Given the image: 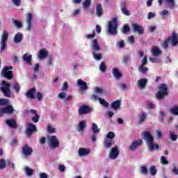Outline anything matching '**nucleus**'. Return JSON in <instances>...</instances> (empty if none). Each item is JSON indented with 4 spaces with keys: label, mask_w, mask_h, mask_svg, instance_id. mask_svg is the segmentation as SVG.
Returning a JSON list of instances; mask_svg holds the SVG:
<instances>
[{
    "label": "nucleus",
    "mask_w": 178,
    "mask_h": 178,
    "mask_svg": "<svg viewBox=\"0 0 178 178\" xmlns=\"http://www.w3.org/2000/svg\"><path fill=\"white\" fill-rule=\"evenodd\" d=\"M143 140H145L146 144L147 145L149 151H159V149H162V147H161L159 145L154 143V136H152L149 131L143 132Z\"/></svg>",
    "instance_id": "nucleus-1"
},
{
    "label": "nucleus",
    "mask_w": 178,
    "mask_h": 178,
    "mask_svg": "<svg viewBox=\"0 0 178 178\" xmlns=\"http://www.w3.org/2000/svg\"><path fill=\"white\" fill-rule=\"evenodd\" d=\"M169 42H171L172 47H176L178 44V34L176 32H172V35L168 37V38L165 39L162 43V47L164 49H168V47H169Z\"/></svg>",
    "instance_id": "nucleus-2"
},
{
    "label": "nucleus",
    "mask_w": 178,
    "mask_h": 178,
    "mask_svg": "<svg viewBox=\"0 0 178 178\" xmlns=\"http://www.w3.org/2000/svg\"><path fill=\"white\" fill-rule=\"evenodd\" d=\"M118 18L113 17L111 21L108 22V33L111 35H118Z\"/></svg>",
    "instance_id": "nucleus-3"
},
{
    "label": "nucleus",
    "mask_w": 178,
    "mask_h": 178,
    "mask_svg": "<svg viewBox=\"0 0 178 178\" xmlns=\"http://www.w3.org/2000/svg\"><path fill=\"white\" fill-rule=\"evenodd\" d=\"M168 86L165 83H161L159 86V92L156 94V98L161 101L165 97L169 95V91L168 90Z\"/></svg>",
    "instance_id": "nucleus-4"
},
{
    "label": "nucleus",
    "mask_w": 178,
    "mask_h": 178,
    "mask_svg": "<svg viewBox=\"0 0 178 178\" xmlns=\"http://www.w3.org/2000/svg\"><path fill=\"white\" fill-rule=\"evenodd\" d=\"M48 145L51 149H55L59 148L60 143L56 136H51L48 138Z\"/></svg>",
    "instance_id": "nucleus-5"
},
{
    "label": "nucleus",
    "mask_w": 178,
    "mask_h": 178,
    "mask_svg": "<svg viewBox=\"0 0 178 178\" xmlns=\"http://www.w3.org/2000/svg\"><path fill=\"white\" fill-rule=\"evenodd\" d=\"M0 91L3 92L5 97H10V83L6 81H2V86L0 88Z\"/></svg>",
    "instance_id": "nucleus-6"
},
{
    "label": "nucleus",
    "mask_w": 178,
    "mask_h": 178,
    "mask_svg": "<svg viewBox=\"0 0 178 178\" xmlns=\"http://www.w3.org/2000/svg\"><path fill=\"white\" fill-rule=\"evenodd\" d=\"M8 38H9V33L6 31H3V34L1 35V49L0 52H3L6 49V41H8Z\"/></svg>",
    "instance_id": "nucleus-7"
},
{
    "label": "nucleus",
    "mask_w": 178,
    "mask_h": 178,
    "mask_svg": "<svg viewBox=\"0 0 178 178\" xmlns=\"http://www.w3.org/2000/svg\"><path fill=\"white\" fill-rule=\"evenodd\" d=\"M92 111L91 107L87 105H82L79 108L78 113L79 115H88V113H90Z\"/></svg>",
    "instance_id": "nucleus-8"
},
{
    "label": "nucleus",
    "mask_w": 178,
    "mask_h": 178,
    "mask_svg": "<svg viewBox=\"0 0 178 178\" xmlns=\"http://www.w3.org/2000/svg\"><path fill=\"white\" fill-rule=\"evenodd\" d=\"M22 152L24 156H30L33 154V148L26 144L22 147Z\"/></svg>",
    "instance_id": "nucleus-9"
},
{
    "label": "nucleus",
    "mask_w": 178,
    "mask_h": 178,
    "mask_svg": "<svg viewBox=\"0 0 178 178\" xmlns=\"http://www.w3.org/2000/svg\"><path fill=\"white\" fill-rule=\"evenodd\" d=\"M119 154H120V152L119 151L118 146L113 147L111 149V152L109 154L110 159H116V158H118V156H119Z\"/></svg>",
    "instance_id": "nucleus-10"
},
{
    "label": "nucleus",
    "mask_w": 178,
    "mask_h": 178,
    "mask_svg": "<svg viewBox=\"0 0 178 178\" xmlns=\"http://www.w3.org/2000/svg\"><path fill=\"white\" fill-rule=\"evenodd\" d=\"M34 131H37V127H35L34 124H28V127L26 129V134L27 137H30V136H31Z\"/></svg>",
    "instance_id": "nucleus-11"
},
{
    "label": "nucleus",
    "mask_w": 178,
    "mask_h": 178,
    "mask_svg": "<svg viewBox=\"0 0 178 178\" xmlns=\"http://www.w3.org/2000/svg\"><path fill=\"white\" fill-rule=\"evenodd\" d=\"M26 23L27 24V27H26L27 31H30L31 30H33V26H31V24H33V14L32 13L27 14L26 19Z\"/></svg>",
    "instance_id": "nucleus-12"
},
{
    "label": "nucleus",
    "mask_w": 178,
    "mask_h": 178,
    "mask_svg": "<svg viewBox=\"0 0 178 178\" xmlns=\"http://www.w3.org/2000/svg\"><path fill=\"white\" fill-rule=\"evenodd\" d=\"M131 26L134 33H138L139 35L144 34V27L143 26L137 24H132Z\"/></svg>",
    "instance_id": "nucleus-13"
},
{
    "label": "nucleus",
    "mask_w": 178,
    "mask_h": 178,
    "mask_svg": "<svg viewBox=\"0 0 178 178\" xmlns=\"http://www.w3.org/2000/svg\"><path fill=\"white\" fill-rule=\"evenodd\" d=\"M143 139H138L137 140H134L132 142L131 145L129 146V149L131 151H136L138 147H140V145H143Z\"/></svg>",
    "instance_id": "nucleus-14"
},
{
    "label": "nucleus",
    "mask_w": 178,
    "mask_h": 178,
    "mask_svg": "<svg viewBox=\"0 0 178 178\" xmlns=\"http://www.w3.org/2000/svg\"><path fill=\"white\" fill-rule=\"evenodd\" d=\"M120 8L122 13L125 15V16H130V11L127 10V3L126 1L121 2Z\"/></svg>",
    "instance_id": "nucleus-15"
},
{
    "label": "nucleus",
    "mask_w": 178,
    "mask_h": 178,
    "mask_svg": "<svg viewBox=\"0 0 178 178\" xmlns=\"http://www.w3.org/2000/svg\"><path fill=\"white\" fill-rule=\"evenodd\" d=\"M1 76L3 77H5V79H7L8 80H12L13 79V72L12 71H5V70H1Z\"/></svg>",
    "instance_id": "nucleus-16"
},
{
    "label": "nucleus",
    "mask_w": 178,
    "mask_h": 178,
    "mask_svg": "<svg viewBox=\"0 0 178 178\" xmlns=\"http://www.w3.org/2000/svg\"><path fill=\"white\" fill-rule=\"evenodd\" d=\"M35 88H32L26 92V97L31 98V99H35Z\"/></svg>",
    "instance_id": "nucleus-17"
},
{
    "label": "nucleus",
    "mask_w": 178,
    "mask_h": 178,
    "mask_svg": "<svg viewBox=\"0 0 178 178\" xmlns=\"http://www.w3.org/2000/svg\"><path fill=\"white\" fill-rule=\"evenodd\" d=\"M112 73H113V77L115 78V80H119L120 79H122V77H123V74H122L119 71V69L118 68H113Z\"/></svg>",
    "instance_id": "nucleus-18"
},
{
    "label": "nucleus",
    "mask_w": 178,
    "mask_h": 178,
    "mask_svg": "<svg viewBox=\"0 0 178 178\" xmlns=\"http://www.w3.org/2000/svg\"><path fill=\"white\" fill-rule=\"evenodd\" d=\"M92 49L93 51H96V52H98V51L101 50V47H99V43H98V40L95 39L92 40Z\"/></svg>",
    "instance_id": "nucleus-19"
},
{
    "label": "nucleus",
    "mask_w": 178,
    "mask_h": 178,
    "mask_svg": "<svg viewBox=\"0 0 178 178\" xmlns=\"http://www.w3.org/2000/svg\"><path fill=\"white\" fill-rule=\"evenodd\" d=\"M115 144V141L112 139H104L103 141V145L106 149L111 148L112 147V145Z\"/></svg>",
    "instance_id": "nucleus-20"
},
{
    "label": "nucleus",
    "mask_w": 178,
    "mask_h": 178,
    "mask_svg": "<svg viewBox=\"0 0 178 178\" xmlns=\"http://www.w3.org/2000/svg\"><path fill=\"white\" fill-rule=\"evenodd\" d=\"M90 152V149H86L83 147L79 148L78 150V154L79 156H86V155H88Z\"/></svg>",
    "instance_id": "nucleus-21"
},
{
    "label": "nucleus",
    "mask_w": 178,
    "mask_h": 178,
    "mask_svg": "<svg viewBox=\"0 0 178 178\" xmlns=\"http://www.w3.org/2000/svg\"><path fill=\"white\" fill-rule=\"evenodd\" d=\"M6 124L12 129H17V123L15 119H10L6 121Z\"/></svg>",
    "instance_id": "nucleus-22"
},
{
    "label": "nucleus",
    "mask_w": 178,
    "mask_h": 178,
    "mask_svg": "<svg viewBox=\"0 0 178 178\" xmlns=\"http://www.w3.org/2000/svg\"><path fill=\"white\" fill-rule=\"evenodd\" d=\"M147 83H148V81L147 79H141L138 81V87L143 90V88H145V86H147Z\"/></svg>",
    "instance_id": "nucleus-23"
},
{
    "label": "nucleus",
    "mask_w": 178,
    "mask_h": 178,
    "mask_svg": "<svg viewBox=\"0 0 178 178\" xmlns=\"http://www.w3.org/2000/svg\"><path fill=\"white\" fill-rule=\"evenodd\" d=\"M22 41H23V33L18 32L14 37V42L19 44V42H22Z\"/></svg>",
    "instance_id": "nucleus-24"
},
{
    "label": "nucleus",
    "mask_w": 178,
    "mask_h": 178,
    "mask_svg": "<svg viewBox=\"0 0 178 178\" xmlns=\"http://www.w3.org/2000/svg\"><path fill=\"white\" fill-rule=\"evenodd\" d=\"M77 84L82 91H86V90L88 88V86H87V83L84 82V81L81 79H79L77 81Z\"/></svg>",
    "instance_id": "nucleus-25"
},
{
    "label": "nucleus",
    "mask_w": 178,
    "mask_h": 178,
    "mask_svg": "<svg viewBox=\"0 0 178 178\" xmlns=\"http://www.w3.org/2000/svg\"><path fill=\"white\" fill-rule=\"evenodd\" d=\"M96 15L99 17H101L104 15V10H102V5L100 3H98L96 6Z\"/></svg>",
    "instance_id": "nucleus-26"
},
{
    "label": "nucleus",
    "mask_w": 178,
    "mask_h": 178,
    "mask_svg": "<svg viewBox=\"0 0 178 178\" xmlns=\"http://www.w3.org/2000/svg\"><path fill=\"white\" fill-rule=\"evenodd\" d=\"M32 58H33V56L31 54H29V53H26L25 54H24L22 59H24V60L26 62L28 65H31Z\"/></svg>",
    "instance_id": "nucleus-27"
},
{
    "label": "nucleus",
    "mask_w": 178,
    "mask_h": 178,
    "mask_svg": "<svg viewBox=\"0 0 178 178\" xmlns=\"http://www.w3.org/2000/svg\"><path fill=\"white\" fill-rule=\"evenodd\" d=\"M152 52L154 56H159L162 54V51L159 49V47L157 46H154L152 49Z\"/></svg>",
    "instance_id": "nucleus-28"
},
{
    "label": "nucleus",
    "mask_w": 178,
    "mask_h": 178,
    "mask_svg": "<svg viewBox=\"0 0 178 178\" xmlns=\"http://www.w3.org/2000/svg\"><path fill=\"white\" fill-rule=\"evenodd\" d=\"M147 120V113H142L138 115V123L139 124H142Z\"/></svg>",
    "instance_id": "nucleus-29"
},
{
    "label": "nucleus",
    "mask_w": 178,
    "mask_h": 178,
    "mask_svg": "<svg viewBox=\"0 0 178 178\" xmlns=\"http://www.w3.org/2000/svg\"><path fill=\"white\" fill-rule=\"evenodd\" d=\"M47 56H48V51L45 49L40 50L38 54L39 59H44V58H47Z\"/></svg>",
    "instance_id": "nucleus-30"
},
{
    "label": "nucleus",
    "mask_w": 178,
    "mask_h": 178,
    "mask_svg": "<svg viewBox=\"0 0 178 178\" xmlns=\"http://www.w3.org/2000/svg\"><path fill=\"white\" fill-rule=\"evenodd\" d=\"M121 104L122 102H120V100H115V102L111 103L112 109H114V111L119 109V108H120Z\"/></svg>",
    "instance_id": "nucleus-31"
},
{
    "label": "nucleus",
    "mask_w": 178,
    "mask_h": 178,
    "mask_svg": "<svg viewBox=\"0 0 178 178\" xmlns=\"http://www.w3.org/2000/svg\"><path fill=\"white\" fill-rule=\"evenodd\" d=\"M87 127L86 120L80 121L78 125V131H83Z\"/></svg>",
    "instance_id": "nucleus-32"
},
{
    "label": "nucleus",
    "mask_w": 178,
    "mask_h": 178,
    "mask_svg": "<svg viewBox=\"0 0 178 178\" xmlns=\"http://www.w3.org/2000/svg\"><path fill=\"white\" fill-rule=\"evenodd\" d=\"M7 105L8 106L4 108V111L8 115H12V113L15 112V108H13V106L12 105Z\"/></svg>",
    "instance_id": "nucleus-33"
},
{
    "label": "nucleus",
    "mask_w": 178,
    "mask_h": 178,
    "mask_svg": "<svg viewBox=\"0 0 178 178\" xmlns=\"http://www.w3.org/2000/svg\"><path fill=\"white\" fill-rule=\"evenodd\" d=\"M121 33H122V34H128V33H130V26L124 24L121 29Z\"/></svg>",
    "instance_id": "nucleus-34"
},
{
    "label": "nucleus",
    "mask_w": 178,
    "mask_h": 178,
    "mask_svg": "<svg viewBox=\"0 0 178 178\" xmlns=\"http://www.w3.org/2000/svg\"><path fill=\"white\" fill-rule=\"evenodd\" d=\"M145 65H139L138 70L143 74H147L148 73V67H144Z\"/></svg>",
    "instance_id": "nucleus-35"
},
{
    "label": "nucleus",
    "mask_w": 178,
    "mask_h": 178,
    "mask_svg": "<svg viewBox=\"0 0 178 178\" xmlns=\"http://www.w3.org/2000/svg\"><path fill=\"white\" fill-rule=\"evenodd\" d=\"M13 23L17 29H22V27H23V24H22L19 20L13 19Z\"/></svg>",
    "instance_id": "nucleus-36"
},
{
    "label": "nucleus",
    "mask_w": 178,
    "mask_h": 178,
    "mask_svg": "<svg viewBox=\"0 0 178 178\" xmlns=\"http://www.w3.org/2000/svg\"><path fill=\"white\" fill-rule=\"evenodd\" d=\"M99 129H98V125L95 123H92V131H93L94 134H97V133H99Z\"/></svg>",
    "instance_id": "nucleus-37"
},
{
    "label": "nucleus",
    "mask_w": 178,
    "mask_h": 178,
    "mask_svg": "<svg viewBox=\"0 0 178 178\" xmlns=\"http://www.w3.org/2000/svg\"><path fill=\"white\" fill-rule=\"evenodd\" d=\"M10 104L8 99H0V106H8Z\"/></svg>",
    "instance_id": "nucleus-38"
},
{
    "label": "nucleus",
    "mask_w": 178,
    "mask_h": 178,
    "mask_svg": "<svg viewBox=\"0 0 178 178\" xmlns=\"http://www.w3.org/2000/svg\"><path fill=\"white\" fill-rule=\"evenodd\" d=\"M149 172H150L151 176H155L156 175V167L155 165H152L149 168Z\"/></svg>",
    "instance_id": "nucleus-39"
},
{
    "label": "nucleus",
    "mask_w": 178,
    "mask_h": 178,
    "mask_svg": "<svg viewBox=\"0 0 178 178\" xmlns=\"http://www.w3.org/2000/svg\"><path fill=\"white\" fill-rule=\"evenodd\" d=\"M99 70L102 71V73L106 72V65H105V62H102L99 65Z\"/></svg>",
    "instance_id": "nucleus-40"
},
{
    "label": "nucleus",
    "mask_w": 178,
    "mask_h": 178,
    "mask_svg": "<svg viewBox=\"0 0 178 178\" xmlns=\"http://www.w3.org/2000/svg\"><path fill=\"white\" fill-rule=\"evenodd\" d=\"M169 134H170V140H172V141H176V140H177L178 135L175 134L173 131H170Z\"/></svg>",
    "instance_id": "nucleus-41"
},
{
    "label": "nucleus",
    "mask_w": 178,
    "mask_h": 178,
    "mask_svg": "<svg viewBox=\"0 0 178 178\" xmlns=\"http://www.w3.org/2000/svg\"><path fill=\"white\" fill-rule=\"evenodd\" d=\"M47 131L48 133H49L50 134H51L52 133H56V129H55L54 127H52L51 124H48L47 125Z\"/></svg>",
    "instance_id": "nucleus-42"
},
{
    "label": "nucleus",
    "mask_w": 178,
    "mask_h": 178,
    "mask_svg": "<svg viewBox=\"0 0 178 178\" xmlns=\"http://www.w3.org/2000/svg\"><path fill=\"white\" fill-rule=\"evenodd\" d=\"M170 113L172 115H178V106H174V107L171 108Z\"/></svg>",
    "instance_id": "nucleus-43"
},
{
    "label": "nucleus",
    "mask_w": 178,
    "mask_h": 178,
    "mask_svg": "<svg viewBox=\"0 0 178 178\" xmlns=\"http://www.w3.org/2000/svg\"><path fill=\"white\" fill-rule=\"evenodd\" d=\"M13 90H15V92H20V84L19 83H15L13 86Z\"/></svg>",
    "instance_id": "nucleus-44"
},
{
    "label": "nucleus",
    "mask_w": 178,
    "mask_h": 178,
    "mask_svg": "<svg viewBox=\"0 0 178 178\" xmlns=\"http://www.w3.org/2000/svg\"><path fill=\"white\" fill-rule=\"evenodd\" d=\"M99 102L101 104V105H103V106H105L106 108H108L109 106V104L106 102L105 99L99 97Z\"/></svg>",
    "instance_id": "nucleus-45"
},
{
    "label": "nucleus",
    "mask_w": 178,
    "mask_h": 178,
    "mask_svg": "<svg viewBox=\"0 0 178 178\" xmlns=\"http://www.w3.org/2000/svg\"><path fill=\"white\" fill-rule=\"evenodd\" d=\"M165 1L169 5L170 9H173V8H175V0H165Z\"/></svg>",
    "instance_id": "nucleus-46"
},
{
    "label": "nucleus",
    "mask_w": 178,
    "mask_h": 178,
    "mask_svg": "<svg viewBox=\"0 0 178 178\" xmlns=\"http://www.w3.org/2000/svg\"><path fill=\"white\" fill-rule=\"evenodd\" d=\"M93 58L96 59V60H101L102 59V54H97L95 52H93Z\"/></svg>",
    "instance_id": "nucleus-47"
},
{
    "label": "nucleus",
    "mask_w": 178,
    "mask_h": 178,
    "mask_svg": "<svg viewBox=\"0 0 178 178\" xmlns=\"http://www.w3.org/2000/svg\"><path fill=\"white\" fill-rule=\"evenodd\" d=\"M115 138V133L109 131L106 135L107 140H113Z\"/></svg>",
    "instance_id": "nucleus-48"
},
{
    "label": "nucleus",
    "mask_w": 178,
    "mask_h": 178,
    "mask_svg": "<svg viewBox=\"0 0 178 178\" xmlns=\"http://www.w3.org/2000/svg\"><path fill=\"white\" fill-rule=\"evenodd\" d=\"M91 6V0H85L83 3V7L87 9V8H90Z\"/></svg>",
    "instance_id": "nucleus-49"
},
{
    "label": "nucleus",
    "mask_w": 178,
    "mask_h": 178,
    "mask_svg": "<svg viewBox=\"0 0 178 178\" xmlns=\"http://www.w3.org/2000/svg\"><path fill=\"white\" fill-rule=\"evenodd\" d=\"M130 60H131L130 55L124 56V57L122 58L123 63H127L128 62H130Z\"/></svg>",
    "instance_id": "nucleus-50"
},
{
    "label": "nucleus",
    "mask_w": 178,
    "mask_h": 178,
    "mask_svg": "<svg viewBox=\"0 0 178 178\" xmlns=\"http://www.w3.org/2000/svg\"><path fill=\"white\" fill-rule=\"evenodd\" d=\"M5 168H6V161L5 159H0V170L5 169Z\"/></svg>",
    "instance_id": "nucleus-51"
},
{
    "label": "nucleus",
    "mask_w": 178,
    "mask_h": 178,
    "mask_svg": "<svg viewBox=\"0 0 178 178\" xmlns=\"http://www.w3.org/2000/svg\"><path fill=\"white\" fill-rule=\"evenodd\" d=\"M25 172L28 176H32L33 173H34V170H31L29 167H26Z\"/></svg>",
    "instance_id": "nucleus-52"
},
{
    "label": "nucleus",
    "mask_w": 178,
    "mask_h": 178,
    "mask_svg": "<svg viewBox=\"0 0 178 178\" xmlns=\"http://www.w3.org/2000/svg\"><path fill=\"white\" fill-rule=\"evenodd\" d=\"M161 162L163 165H169V161L166 159V156H165L161 157Z\"/></svg>",
    "instance_id": "nucleus-53"
},
{
    "label": "nucleus",
    "mask_w": 178,
    "mask_h": 178,
    "mask_svg": "<svg viewBox=\"0 0 178 178\" xmlns=\"http://www.w3.org/2000/svg\"><path fill=\"white\" fill-rule=\"evenodd\" d=\"M140 172L143 175H147L148 173V168L145 167V165H143L140 167Z\"/></svg>",
    "instance_id": "nucleus-54"
},
{
    "label": "nucleus",
    "mask_w": 178,
    "mask_h": 178,
    "mask_svg": "<svg viewBox=\"0 0 178 178\" xmlns=\"http://www.w3.org/2000/svg\"><path fill=\"white\" fill-rule=\"evenodd\" d=\"M69 88V83L67 81L64 82L62 88H60V91H66Z\"/></svg>",
    "instance_id": "nucleus-55"
},
{
    "label": "nucleus",
    "mask_w": 178,
    "mask_h": 178,
    "mask_svg": "<svg viewBox=\"0 0 178 178\" xmlns=\"http://www.w3.org/2000/svg\"><path fill=\"white\" fill-rule=\"evenodd\" d=\"M95 37V31H92L91 34L86 35L87 40H91V38H94Z\"/></svg>",
    "instance_id": "nucleus-56"
},
{
    "label": "nucleus",
    "mask_w": 178,
    "mask_h": 178,
    "mask_svg": "<svg viewBox=\"0 0 178 178\" xmlns=\"http://www.w3.org/2000/svg\"><path fill=\"white\" fill-rule=\"evenodd\" d=\"M95 92H97V94H104V89L101 88H98L96 87L95 88Z\"/></svg>",
    "instance_id": "nucleus-57"
},
{
    "label": "nucleus",
    "mask_w": 178,
    "mask_h": 178,
    "mask_svg": "<svg viewBox=\"0 0 178 178\" xmlns=\"http://www.w3.org/2000/svg\"><path fill=\"white\" fill-rule=\"evenodd\" d=\"M147 56H144L143 58L142 59V63L141 65L140 66H145V64L147 62Z\"/></svg>",
    "instance_id": "nucleus-58"
},
{
    "label": "nucleus",
    "mask_w": 178,
    "mask_h": 178,
    "mask_svg": "<svg viewBox=\"0 0 178 178\" xmlns=\"http://www.w3.org/2000/svg\"><path fill=\"white\" fill-rule=\"evenodd\" d=\"M31 120L33 121L34 123H38V120H40V115L36 114L35 116L32 118Z\"/></svg>",
    "instance_id": "nucleus-59"
},
{
    "label": "nucleus",
    "mask_w": 178,
    "mask_h": 178,
    "mask_svg": "<svg viewBox=\"0 0 178 178\" xmlns=\"http://www.w3.org/2000/svg\"><path fill=\"white\" fill-rule=\"evenodd\" d=\"M12 2L15 6H20L22 5V0H12Z\"/></svg>",
    "instance_id": "nucleus-60"
},
{
    "label": "nucleus",
    "mask_w": 178,
    "mask_h": 178,
    "mask_svg": "<svg viewBox=\"0 0 178 178\" xmlns=\"http://www.w3.org/2000/svg\"><path fill=\"white\" fill-rule=\"evenodd\" d=\"M58 169H59L60 172H65V170L66 169V167H65V165L61 164L58 166Z\"/></svg>",
    "instance_id": "nucleus-61"
},
{
    "label": "nucleus",
    "mask_w": 178,
    "mask_h": 178,
    "mask_svg": "<svg viewBox=\"0 0 178 178\" xmlns=\"http://www.w3.org/2000/svg\"><path fill=\"white\" fill-rule=\"evenodd\" d=\"M7 165H8V166L11 168L12 169H15V163L10 162V161H7Z\"/></svg>",
    "instance_id": "nucleus-62"
},
{
    "label": "nucleus",
    "mask_w": 178,
    "mask_h": 178,
    "mask_svg": "<svg viewBox=\"0 0 178 178\" xmlns=\"http://www.w3.org/2000/svg\"><path fill=\"white\" fill-rule=\"evenodd\" d=\"M40 178H48V175L45 172L40 174Z\"/></svg>",
    "instance_id": "nucleus-63"
},
{
    "label": "nucleus",
    "mask_w": 178,
    "mask_h": 178,
    "mask_svg": "<svg viewBox=\"0 0 178 178\" xmlns=\"http://www.w3.org/2000/svg\"><path fill=\"white\" fill-rule=\"evenodd\" d=\"M172 173L175 175L176 176H178V169L177 167L174 168L172 169Z\"/></svg>",
    "instance_id": "nucleus-64"
}]
</instances>
